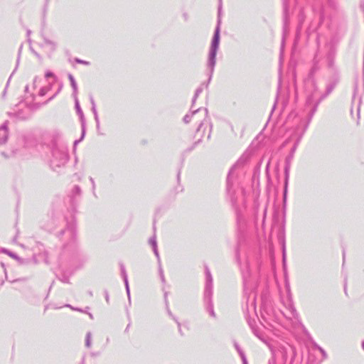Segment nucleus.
Returning a JSON list of instances; mask_svg holds the SVG:
<instances>
[{
  "label": "nucleus",
  "mask_w": 364,
  "mask_h": 364,
  "mask_svg": "<svg viewBox=\"0 0 364 364\" xmlns=\"http://www.w3.org/2000/svg\"><path fill=\"white\" fill-rule=\"evenodd\" d=\"M220 21H218V25H217L215 32H214V36H213L212 41H211L210 48L209 50L208 58V62H207V67H208V69L209 70V74H208L209 77H208V82L206 83L201 84L196 89L195 95L192 100V105H193L195 104L198 97L203 92V87H205V88H207L208 87V84L210 83V82L212 79V76H213V74L214 72V68H215V63H216V54H217L218 50L219 48L220 31Z\"/></svg>",
  "instance_id": "f257e3e1"
},
{
  "label": "nucleus",
  "mask_w": 364,
  "mask_h": 364,
  "mask_svg": "<svg viewBox=\"0 0 364 364\" xmlns=\"http://www.w3.org/2000/svg\"><path fill=\"white\" fill-rule=\"evenodd\" d=\"M68 161V149L63 145L55 144L51 148L50 166L54 171L63 167Z\"/></svg>",
  "instance_id": "f03ea898"
},
{
  "label": "nucleus",
  "mask_w": 364,
  "mask_h": 364,
  "mask_svg": "<svg viewBox=\"0 0 364 364\" xmlns=\"http://www.w3.org/2000/svg\"><path fill=\"white\" fill-rule=\"evenodd\" d=\"M242 277L244 282V291L247 296V311H256V294L252 291V285L250 283L249 278L250 277L249 264H246L245 269H242Z\"/></svg>",
  "instance_id": "7ed1b4c3"
},
{
  "label": "nucleus",
  "mask_w": 364,
  "mask_h": 364,
  "mask_svg": "<svg viewBox=\"0 0 364 364\" xmlns=\"http://www.w3.org/2000/svg\"><path fill=\"white\" fill-rule=\"evenodd\" d=\"M200 114H201L203 119H205L206 118H208V109L206 108H205V109L198 108V109L191 112V113L186 114L185 117H183V122L186 124H188L191 122L192 117H196L197 115H198Z\"/></svg>",
  "instance_id": "20e7f679"
},
{
  "label": "nucleus",
  "mask_w": 364,
  "mask_h": 364,
  "mask_svg": "<svg viewBox=\"0 0 364 364\" xmlns=\"http://www.w3.org/2000/svg\"><path fill=\"white\" fill-rule=\"evenodd\" d=\"M205 277H206V283L205 287L204 294L209 296H213V277L209 269L205 267Z\"/></svg>",
  "instance_id": "39448f33"
},
{
  "label": "nucleus",
  "mask_w": 364,
  "mask_h": 364,
  "mask_svg": "<svg viewBox=\"0 0 364 364\" xmlns=\"http://www.w3.org/2000/svg\"><path fill=\"white\" fill-rule=\"evenodd\" d=\"M75 107L77 114L80 116V121H81V125H82L81 139H82L85 134V117L83 114V112H82V109L80 108L77 97H76V98H75Z\"/></svg>",
  "instance_id": "423d86ee"
},
{
  "label": "nucleus",
  "mask_w": 364,
  "mask_h": 364,
  "mask_svg": "<svg viewBox=\"0 0 364 364\" xmlns=\"http://www.w3.org/2000/svg\"><path fill=\"white\" fill-rule=\"evenodd\" d=\"M14 117L20 120H25L31 117V110L30 107H26L14 113Z\"/></svg>",
  "instance_id": "0eeeda50"
},
{
  "label": "nucleus",
  "mask_w": 364,
  "mask_h": 364,
  "mask_svg": "<svg viewBox=\"0 0 364 364\" xmlns=\"http://www.w3.org/2000/svg\"><path fill=\"white\" fill-rule=\"evenodd\" d=\"M204 302L205 304L206 309L209 313L210 316L213 318H215L216 315L213 309V304L212 301V296H208L204 294Z\"/></svg>",
  "instance_id": "6e6552de"
},
{
  "label": "nucleus",
  "mask_w": 364,
  "mask_h": 364,
  "mask_svg": "<svg viewBox=\"0 0 364 364\" xmlns=\"http://www.w3.org/2000/svg\"><path fill=\"white\" fill-rule=\"evenodd\" d=\"M60 235H65L66 237L70 239V242H73L76 237L75 228L73 226H68L67 228L60 232Z\"/></svg>",
  "instance_id": "1a4fd4ad"
},
{
  "label": "nucleus",
  "mask_w": 364,
  "mask_h": 364,
  "mask_svg": "<svg viewBox=\"0 0 364 364\" xmlns=\"http://www.w3.org/2000/svg\"><path fill=\"white\" fill-rule=\"evenodd\" d=\"M8 139V127L7 122H5L0 127V145L4 144Z\"/></svg>",
  "instance_id": "9d476101"
},
{
  "label": "nucleus",
  "mask_w": 364,
  "mask_h": 364,
  "mask_svg": "<svg viewBox=\"0 0 364 364\" xmlns=\"http://www.w3.org/2000/svg\"><path fill=\"white\" fill-rule=\"evenodd\" d=\"M240 163V161H238L237 163V164H235V166H233L231 169L230 170L229 173H228V178H227V191L228 192H230V188L232 186V175L233 174V171L235 168V167L237 166V164Z\"/></svg>",
  "instance_id": "9b49d317"
},
{
  "label": "nucleus",
  "mask_w": 364,
  "mask_h": 364,
  "mask_svg": "<svg viewBox=\"0 0 364 364\" xmlns=\"http://www.w3.org/2000/svg\"><path fill=\"white\" fill-rule=\"evenodd\" d=\"M68 79L70 82V85H71V87L73 90V95L74 97V98H76V97H77V82L74 78V77L73 76V75L71 74H69L68 75Z\"/></svg>",
  "instance_id": "f8f14e48"
},
{
  "label": "nucleus",
  "mask_w": 364,
  "mask_h": 364,
  "mask_svg": "<svg viewBox=\"0 0 364 364\" xmlns=\"http://www.w3.org/2000/svg\"><path fill=\"white\" fill-rule=\"evenodd\" d=\"M192 118H193V119L196 122H198V128L196 129V132L199 133V132L200 131L202 127L204 124V122L206 121L207 118L205 119H203V117H202L201 114L197 115L196 117H192Z\"/></svg>",
  "instance_id": "ddd939ff"
},
{
  "label": "nucleus",
  "mask_w": 364,
  "mask_h": 364,
  "mask_svg": "<svg viewBox=\"0 0 364 364\" xmlns=\"http://www.w3.org/2000/svg\"><path fill=\"white\" fill-rule=\"evenodd\" d=\"M92 112L93 115H94V118H95V122H96L97 128L99 129L100 128V119H99L98 113H97V111L96 106H92Z\"/></svg>",
  "instance_id": "4468645a"
},
{
  "label": "nucleus",
  "mask_w": 364,
  "mask_h": 364,
  "mask_svg": "<svg viewBox=\"0 0 364 364\" xmlns=\"http://www.w3.org/2000/svg\"><path fill=\"white\" fill-rule=\"evenodd\" d=\"M235 346L237 350V352L239 353L242 360V363L243 364H247V360L246 359V357L244 354V353L242 352V350L240 348L239 346L237 344H235Z\"/></svg>",
  "instance_id": "2eb2a0df"
},
{
  "label": "nucleus",
  "mask_w": 364,
  "mask_h": 364,
  "mask_svg": "<svg viewBox=\"0 0 364 364\" xmlns=\"http://www.w3.org/2000/svg\"><path fill=\"white\" fill-rule=\"evenodd\" d=\"M92 344V334L90 332H87L86 334L85 346L90 348Z\"/></svg>",
  "instance_id": "dca6fc26"
},
{
  "label": "nucleus",
  "mask_w": 364,
  "mask_h": 364,
  "mask_svg": "<svg viewBox=\"0 0 364 364\" xmlns=\"http://www.w3.org/2000/svg\"><path fill=\"white\" fill-rule=\"evenodd\" d=\"M252 330V332L254 333V334L258 337L260 340L263 341H264V339L262 338L261 335L259 333V331L255 328V326L250 322L249 323Z\"/></svg>",
  "instance_id": "f3484780"
},
{
  "label": "nucleus",
  "mask_w": 364,
  "mask_h": 364,
  "mask_svg": "<svg viewBox=\"0 0 364 364\" xmlns=\"http://www.w3.org/2000/svg\"><path fill=\"white\" fill-rule=\"evenodd\" d=\"M121 273H122V276L123 277L124 282H127V280H128L127 274L124 266L123 264H121Z\"/></svg>",
  "instance_id": "a211bd4d"
},
{
  "label": "nucleus",
  "mask_w": 364,
  "mask_h": 364,
  "mask_svg": "<svg viewBox=\"0 0 364 364\" xmlns=\"http://www.w3.org/2000/svg\"><path fill=\"white\" fill-rule=\"evenodd\" d=\"M58 279L60 281H61L63 283L68 284L70 282L69 277L65 274H63L61 277H59Z\"/></svg>",
  "instance_id": "6ab92c4d"
},
{
  "label": "nucleus",
  "mask_w": 364,
  "mask_h": 364,
  "mask_svg": "<svg viewBox=\"0 0 364 364\" xmlns=\"http://www.w3.org/2000/svg\"><path fill=\"white\" fill-rule=\"evenodd\" d=\"M80 193H81V189H80V186H75L73 189V194L74 196H77V195H80Z\"/></svg>",
  "instance_id": "aec40b11"
},
{
  "label": "nucleus",
  "mask_w": 364,
  "mask_h": 364,
  "mask_svg": "<svg viewBox=\"0 0 364 364\" xmlns=\"http://www.w3.org/2000/svg\"><path fill=\"white\" fill-rule=\"evenodd\" d=\"M149 244L151 245L152 247L157 246L156 238L155 235H154L149 239Z\"/></svg>",
  "instance_id": "412c9836"
},
{
  "label": "nucleus",
  "mask_w": 364,
  "mask_h": 364,
  "mask_svg": "<svg viewBox=\"0 0 364 364\" xmlns=\"http://www.w3.org/2000/svg\"><path fill=\"white\" fill-rule=\"evenodd\" d=\"M159 274H160V278H161V282L163 283H165L166 279H165V277H164V271H163L161 265H159Z\"/></svg>",
  "instance_id": "4be33fe9"
},
{
  "label": "nucleus",
  "mask_w": 364,
  "mask_h": 364,
  "mask_svg": "<svg viewBox=\"0 0 364 364\" xmlns=\"http://www.w3.org/2000/svg\"><path fill=\"white\" fill-rule=\"evenodd\" d=\"M152 248H153V251L154 252V255H156V257L158 259L159 264V265H161V264H160V262H160V257H159V252H158L157 246L153 247Z\"/></svg>",
  "instance_id": "5701e85b"
},
{
  "label": "nucleus",
  "mask_w": 364,
  "mask_h": 364,
  "mask_svg": "<svg viewBox=\"0 0 364 364\" xmlns=\"http://www.w3.org/2000/svg\"><path fill=\"white\" fill-rule=\"evenodd\" d=\"M124 284H125L126 291H127V294L128 296V299L130 301V291H129L128 280H127V282H124Z\"/></svg>",
  "instance_id": "b1692460"
},
{
  "label": "nucleus",
  "mask_w": 364,
  "mask_h": 364,
  "mask_svg": "<svg viewBox=\"0 0 364 364\" xmlns=\"http://www.w3.org/2000/svg\"><path fill=\"white\" fill-rule=\"evenodd\" d=\"M316 347L319 350V351L321 353L322 355H323V358H327V354L326 353V351L322 348H321L320 346L316 345Z\"/></svg>",
  "instance_id": "393cba45"
},
{
  "label": "nucleus",
  "mask_w": 364,
  "mask_h": 364,
  "mask_svg": "<svg viewBox=\"0 0 364 364\" xmlns=\"http://www.w3.org/2000/svg\"><path fill=\"white\" fill-rule=\"evenodd\" d=\"M75 61L77 63H80V64H82V65H90V62L85 61V60H80V59H78V58H76Z\"/></svg>",
  "instance_id": "a878e982"
},
{
  "label": "nucleus",
  "mask_w": 364,
  "mask_h": 364,
  "mask_svg": "<svg viewBox=\"0 0 364 364\" xmlns=\"http://www.w3.org/2000/svg\"><path fill=\"white\" fill-rule=\"evenodd\" d=\"M4 252L6 253L7 255H9V256H11V257L13 258H15V259H17L18 257L14 254V253H12L11 252H9L8 250H3Z\"/></svg>",
  "instance_id": "bb28decb"
},
{
  "label": "nucleus",
  "mask_w": 364,
  "mask_h": 364,
  "mask_svg": "<svg viewBox=\"0 0 364 364\" xmlns=\"http://www.w3.org/2000/svg\"><path fill=\"white\" fill-rule=\"evenodd\" d=\"M285 174H286V183H285V185L287 186V180H288V177H289V166H287L286 168H285Z\"/></svg>",
  "instance_id": "cd10ccee"
},
{
  "label": "nucleus",
  "mask_w": 364,
  "mask_h": 364,
  "mask_svg": "<svg viewBox=\"0 0 364 364\" xmlns=\"http://www.w3.org/2000/svg\"><path fill=\"white\" fill-rule=\"evenodd\" d=\"M45 77H46V78L50 77H54V75H53V73H51L50 71H47V72L46 73V74H45Z\"/></svg>",
  "instance_id": "c85d7f7f"
},
{
  "label": "nucleus",
  "mask_w": 364,
  "mask_h": 364,
  "mask_svg": "<svg viewBox=\"0 0 364 364\" xmlns=\"http://www.w3.org/2000/svg\"><path fill=\"white\" fill-rule=\"evenodd\" d=\"M44 41H45V43H46V44H48V45H50V46H52L53 47H55V43H54L53 42H52V41H49V40H48V39H46V38H45V39H44Z\"/></svg>",
  "instance_id": "c756f323"
},
{
  "label": "nucleus",
  "mask_w": 364,
  "mask_h": 364,
  "mask_svg": "<svg viewBox=\"0 0 364 364\" xmlns=\"http://www.w3.org/2000/svg\"><path fill=\"white\" fill-rule=\"evenodd\" d=\"M105 296L106 301L107 303H109V294H108L107 291H105Z\"/></svg>",
  "instance_id": "7c9ffc66"
},
{
  "label": "nucleus",
  "mask_w": 364,
  "mask_h": 364,
  "mask_svg": "<svg viewBox=\"0 0 364 364\" xmlns=\"http://www.w3.org/2000/svg\"><path fill=\"white\" fill-rule=\"evenodd\" d=\"M90 181L91 183H92V189H93V191H95V181H94V179L92 177L90 178Z\"/></svg>",
  "instance_id": "2f4dec72"
},
{
  "label": "nucleus",
  "mask_w": 364,
  "mask_h": 364,
  "mask_svg": "<svg viewBox=\"0 0 364 364\" xmlns=\"http://www.w3.org/2000/svg\"><path fill=\"white\" fill-rule=\"evenodd\" d=\"M46 90H45L44 88L41 89V90H40V92H39V95H40L41 96H43V95H46Z\"/></svg>",
  "instance_id": "473e14b6"
},
{
  "label": "nucleus",
  "mask_w": 364,
  "mask_h": 364,
  "mask_svg": "<svg viewBox=\"0 0 364 364\" xmlns=\"http://www.w3.org/2000/svg\"><path fill=\"white\" fill-rule=\"evenodd\" d=\"M65 306H66V307H69V308H70V309H73V310H76V311H82V310H81V309H75V308L72 307L70 304H66Z\"/></svg>",
  "instance_id": "72a5a7b5"
},
{
  "label": "nucleus",
  "mask_w": 364,
  "mask_h": 364,
  "mask_svg": "<svg viewBox=\"0 0 364 364\" xmlns=\"http://www.w3.org/2000/svg\"><path fill=\"white\" fill-rule=\"evenodd\" d=\"M90 102H91L92 107V106H96L95 102V100H94L92 97H90Z\"/></svg>",
  "instance_id": "f704fd0d"
},
{
  "label": "nucleus",
  "mask_w": 364,
  "mask_h": 364,
  "mask_svg": "<svg viewBox=\"0 0 364 364\" xmlns=\"http://www.w3.org/2000/svg\"><path fill=\"white\" fill-rule=\"evenodd\" d=\"M262 317L267 323H269L268 319L264 316L263 313H262Z\"/></svg>",
  "instance_id": "c9c22d12"
},
{
  "label": "nucleus",
  "mask_w": 364,
  "mask_h": 364,
  "mask_svg": "<svg viewBox=\"0 0 364 364\" xmlns=\"http://www.w3.org/2000/svg\"><path fill=\"white\" fill-rule=\"evenodd\" d=\"M130 326H131V323H129L128 325L127 326L126 328H125V331H124L126 333H127L129 331Z\"/></svg>",
  "instance_id": "e433bc0d"
},
{
  "label": "nucleus",
  "mask_w": 364,
  "mask_h": 364,
  "mask_svg": "<svg viewBox=\"0 0 364 364\" xmlns=\"http://www.w3.org/2000/svg\"><path fill=\"white\" fill-rule=\"evenodd\" d=\"M167 309H168V315H169L170 316L173 317V318L175 319V318L173 316L172 313L171 312V311L169 310V309H168V307H167Z\"/></svg>",
  "instance_id": "4c0bfd02"
},
{
  "label": "nucleus",
  "mask_w": 364,
  "mask_h": 364,
  "mask_svg": "<svg viewBox=\"0 0 364 364\" xmlns=\"http://www.w3.org/2000/svg\"><path fill=\"white\" fill-rule=\"evenodd\" d=\"M283 257L285 258V248H283Z\"/></svg>",
  "instance_id": "58836bf2"
},
{
  "label": "nucleus",
  "mask_w": 364,
  "mask_h": 364,
  "mask_svg": "<svg viewBox=\"0 0 364 364\" xmlns=\"http://www.w3.org/2000/svg\"><path fill=\"white\" fill-rule=\"evenodd\" d=\"M164 297H165V301L167 303V293H165Z\"/></svg>",
  "instance_id": "ea45409f"
},
{
  "label": "nucleus",
  "mask_w": 364,
  "mask_h": 364,
  "mask_svg": "<svg viewBox=\"0 0 364 364\" xmlns=\"http://www.w3.org/2000/svg\"><path fill=\"white\" fill-rule=\"evenodd\" d=\"M177 323H178V326L179 327V331H181V324H180V323L178 321H177Z\"/></svg>",
  "instance_id": "a19ab883"
},
{
  "label": "nucleus",
  "mask_w": 364,
  "mask_h": 364,
  "mask_svg": "<svg viewBox=\"0 0 364 364\" xmlns=\"http://www.w3.org/2000/svg\"><path fill=\"white\" fill-rule=\"evenodd\" d=\"M220 9H221V6H220L219 8H218V13L220 14Z\"/></svg>",
  "instance_id": "79ce46f5"
},
{
  "label": "nucleus",
  "mask_w": 364,
  "mask_h": 364,
  "mask_svg": "<svg viewBox=\"0 0 364 364\" xmlns=\"http://www.w3.org/2000/svg\"><path fill=\"white\" fill-rule=\"evenodd\" d=\"M362 346H363V348L364 350V341H363V343H362Z\"/></svg>",
  "instance_id": "37998d69"
},
{
  "label": "nucleus",
  "mask_w": 364,
  "mask_h": 364,
  "mask_svg": "<svg viewBox=\"0 0 364 364\" xmlns=\"http://www.w3.org/2000/svg\"><path fill=\"white\" fill-rule=\"evenodd\" d=\"M89 316H90V317L91 318H92V314H89Z\"/></svg>",
  "instance_id": "c03bdc74"
},
{
  "label": "nucleus",
  "mask_w": 364,
  "mask_h": 364,
  "mask_svg": "<svg viewBox=\"0 0 364 364\" xmlns=\"http://www.w3.org/2000/svg\"><path fill=\"white\" fill-rule=\"evenodd\" d=\"M210 133L209 132V133H208V138L209 139V138H210Z\"/></svg>",
  "instance_id": "a18cd8bd"
},
{
  "label": "nucleus",
  "mask_w": 364,
  "mask_h": 364,
  "mask_svg": "<svg viewBox=\"0 0 364 364\" xmlns=\"http://www.w3.org/2000/svg\"><path fill=\"white\" fill-rule=\"evenodd\" d=\"M89 295H90V296H92V291H90V292H89Z\"/></svg>",
  "instance_id": "49530a36"
},
{
  "label": "nucleus",
  "mask_w": 364,
  "mask_h": 364,
  "mask_svg": "<svg viewBox=\"0 0 364 364\" xmlns=\"http://www.w3.org/2000/svg\"><path fill=\"white\" fill-rule=\"evenodd\" d=\"M359 115H360V113H359V110L358 111V117L359 118Z\"/></svg>",
  "instance_id": "de8ad7c7"
},
{
  "label": "nucleus",
  "mask_w": 364,
  "mask_h": 364,
  "mask_svg": "<svg viewBox=\"0 0 364 364\" xmlns=\"http://www.w3.org/2000/svg\"><path fill=\"white\" fill-rule=\"evenodd\" d=\"M16 237H15L14 238V241L15 242V241H16Z\"/></svg>",
  "instance_id": "09e8293b"
}]
</instances>
